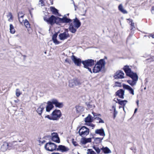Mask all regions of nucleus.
<instances>
[{
	"instance_id": "nucleus-1",
	"label": "nucleus",
	"mask_w": 154,
	"mask_h": 154,
	"mask_svg": "<svg viewBox=\"0 0 154 154\" xmlns=\"http://www.w3.org/2000/svg\"><path fill=\"white\" fill-rule=\"evenodd\" d=\"M44 20L48 23L50 24L51 25H53L54 23L59 25H61V23H70L72 21V20L68 18L65 15L62 18L52 15L49 18H47L46 17H44Z\"/></svg>"
},
{
	"instance_id": "nucleus-2",
	"label": "nucleus",
	"mask_w": 154,
	"mask_h": 154,
	"mask_svg": "<svg viewBox=\"0 0 154 154\" xmlns=\"http://www.w3.org/2000/svg\"><path fill=\"white\" fill-rule=\"evenodd\" d=\"M81 25V23L79 20L75 17L73 20V23H70L69 26V30L72 33H74L76 31L77 29L80 27Z\"/></svg>"
},
{
	"instance_id": "nucleus-3",
	"label": "nucleus",
	"mask_w": 154,
	"mask_h": 154,
	"mask_svg": "<svg viewBox=\"0 0 154 154\" xmlns=\"http://www.w3.org/2000/svg\"><path fill=\"white\" fill-rule=\"evenodd\" d=\"M82 63L85 68L88 69V70L92 73L90 67H91L94 65V61L92 59H88L82 61Z\"/></svg>"
},
{
	"instance_id": "nucleus-4",
	"label": "nucleus",
	"mask_w": 154,
	"mask_h": 154,
	"mask_svg": "<svg viewBox=\"0 0 154 154\" xmlns=\"http://www.w3.org/2000/svg\"><path fill=\"white\" fill-rule=\"evenodd\" d=\"M57 145L54 143L49 142L47 143L45 145V148L47 150L53 151L56 150Z\"/></svg>"
},
{
	"instance_id": "nucleus-5",
	"label": "nucleus",
	"mask_w": 154,
	"mask_h": 154,
	"mask_svg": "<svg viewBox=\"0 0 154 154\" xmlns=\"http://www.w3.org/2000/svg\"><path fill=\"white\" fill-rule=\"evenodd\" d=\"M51 115L54 120H58L60 118L62 114L60 110L55 109L52 112Z\"/></svg>"
},
{
	"instance_id": "nucleus-6",
	"label": "nucleus",
	"mask_w": 154,
	"mask_h": 154,
	"mask_svg": "<svg viewBox=\"0 0 154 154\" xmlns=\"http://www.w3.org/2000/svg\"><path fill=\"white\" fill-rule=\"evenodd\" d=\"M67 29H66L65 31L62 33H60L59 35V38L61 40H64L69 37Z\"/></svg>"
},
{
	"instance_id": "nucleus-7",
	"label": "nucleus",
	"mask_w": 154,
	"mask_h": 154,
	"mask_svg": "<svg viewBox=\"0 0 154 154\" xmlns=\"http://www.w3.org/2000/svg\"><path fill=\"white\" fill-rule=\"evenodd\" d=\"M81 84L78 80L73 79L69 81V85L70 87L73 88L77 85H81Z\"/></svg>"
},
{
	"instance_id": "nucleus-8",
	"label": "nucleus",
	"mask_w": 154,
	"mask_h": 154,
	"mask_svg": "<svg viewBox=\"0 0 154 154\" xmlns=\"http://www.w3.org/2000/svg\"><path fill=\"white\" fill-rule=\"evenodd\" d=\"M71 59L73 61L75 65L77 66H80L82 61L81 59L78 58L76 57L74 55H72L71 57Z\"/></svg>"
},
{
	"instance_id": "nucleus-9",
	"label": "nucleus",
	"mask_w": 154,
	"mask_h": 154,
	"mask_svg": "<svg viewBox=\"0 0 154 154\" xmlns=\"http://www.w3.org/2000/svg\"><path fill=\"white\" fill-rule=\"evenodd\" d=\"M124 75L122 71L118 70L115 73L113 77L115 79H122L124 78Z\"/></svg>"
},
{
	"instance_id": "nucleus-10",
	"label": "nucleus",
	"mask_w": 154,
	"mask_h": 154,
	"mask_svg": "<svg viewBox=\"0 0 154 154\" xmlns=\"http://www.w3.org/2000/svg\"><path fill=\"white\" fill-rule=\"evenodd\" d=\"M51 140L57 143H59L60 142V138L57 133H53L52 134Z\"/></svg>"
},
{
	"instance_id": "nucleus-11",
	"label": "nucleus",
	"mask_w": 154,
	"mask_h": 154,
	"mask_svg": "<svg viewBox=\"0 0 154 154\" xmlns=\"http://www.w3.org/2000/svg\"><path fill=\"white\" fill-rule=\"evenodd\" d=\"M124 94L125 91L122 89L118 90L115 93L116 96H118L119 98L122 99L124 98Z\"/></svg>"
},
{
	"instance_id": "nucleus-12",
	"label": "nucleus",
	"mask_w": 154,
	"mask_h": 154,
	"mask_svg": "<svg viewBox=\"0 0 154 154\" xmlns=\"http://www.w3.org/2000/svg\"><path fill=\"white\" fill-rule=\"evenodd\" d=\"M52 103L55 106L57 107L61 108L63 106V103L59 102L56 99H52Z\"/></svg>"
},
{
	"instance_id": "nucleus-13",
	"label": "nucleus",
	"mask_w": 154,
	"mask_h": 154,
	"mask_svg": "<svg viewBox=\"0 0 154 154\" xmlns=\"http://www.w3.org/2000/svg\"><path fill=\"white\" fill-rule=\"evenodd\" d=\"M69 149L64 146L60 145L58 146V147L57 148L56 150L61 151L62 152H66L68 151Z\"/></svg>"
},
{
	"instance_id": "nucleus-14",
	"label": "nucleus",
	"mask_w": 154,
	"mask_h": 154,
	"mask_svg": "<svg viewBox=\"0 0 154 154\" xmlns=\"http://www.w3.org/2000/svg\"><path fill=\"white\" fill-rule=\"evenodd\" d=\"M47 105L46 107V111L48 112H49L54 107V104L52 103V101H49L47 102Z\"/></svg>"
},
{
	"instance_id": "nucleus-15",
	"label": "nucleus",
	"mask_w": 154,
	"mask_h": 154,
	"mask_svg": "<svg viewBox=\"0 0 154 154\" xmlns=\"http://www.w3.org/2000/svg\"><path fill=\"white\" fill-rule=\"evenodd\" d=\"M102 66H100L97 63L95 65L93 69V72L97 73L100 72L102 68Z\"/></svg>"
},
{
	"instance_id": "nucleus-16",
	"label": "nucleus",
	"mask_w": 154,
	"mask_h": 154,
	"mask_svg": "<svg viewBox=\"0 0 154 154\" xmlns=\"http://www.w3.org/2000/svg\"><path fill=\"white\" fill-rule=\"evenodd\" d=\"M116 100H117V101H116V103H118L121 106H122L123 109L124 111H125V107L127 103L128 102V101L126 100H122L121 99H119L118 98Z\"/></svg>"
},
{
	"instance_id": "nucleus-17",
	"label": "nucleus",
	"mask_w": 154,
	"mask_h": 154,
	"mask_svg": "<svg viewBox=\"0 0 154 154\" xmlns=\"http://www.w3.org/2000/svg\"><path fill=\"white\" fill-rule=\"evenodd\" d=\"M128 76L131 78L132 80L137 82L138 80V76L137 74L135 72H132Z\"/></svg>"
},
{
	"instance_id": "nucleus-18",
	"label": "nucleus",
	"mask_w": 154,
	"mask_h": 154,
	"mask_svg": "<svg viewBox=\"0 0 154 154\" xmlns=\"http://www.w3.org/2000/svg\"><path fill=\"white\" fill-rule=\"evenodd\" d=\"M123 69L127 76L132 72L131 69L129 67V66L127 65L123 67Z\"/></svg>"
},
{
	"instance_id": "nucleus-19",
	"label": "nucleus",
	"mask_w": 154,
	"mask_h": 154,
	"mask_svg": "<svg viewBox=\"0 0 154 154\" xmlns=\"http://www.w3.org/2000/svg\"><path fill=\"white\" fill-rule=\"evenodd\" d=\"M95 133V134H99L101 136H104L105 135L104 131L102 128L100 129L96 130Z\"/></svg>"
},
{
	"instance_id": "nucleus-20",
	"label": "nucleus",
	"mask_w": 154,
	"mask_h": 154,
	"mask_svg": "<svg viewBox=\"0 0 154 154\" xmlns=\"http://www.w3.org/2000/svg\"><path fill=\"white\" fill-rule=\"evenodd\" d=\"M58 33L59 32H55L52 36V40L54 43L55 45L58 44L60 43V42L59 41H58L57 39V38L58 35Z\"/></svg>"
},
{
	"instance_id": "nucleus-21",
	"label": "nucleus",
	"mask_w": 154,
	"mask_h": 154,
	"mask_svg": "<svg viewBox=\"0 0 154 154\" xmlns=\"http://www.w3.org/2000/svg\"><path fill=\"white\" fill-rule=\"evenodd\" d=\"M10 135L14 137L13 138L19 140V138L20 137V133L18 131H14L11 132Z\"/></svg>"
},
{
	"instance_id": "nucleus-22",
	"label": "nucleus",
	"mask_w": 154,
	"mask_h": 154,
	"mask_svg": "<svg viewBox=\"0 0 154 154\" xmlns=\"http://www.w3.org/2000/svg\"><path fill=\"white\" fill-rule=\"evenodd\" d=\"M91 138H83L81 139V142L83 144H85L91 142Z\"/></svg>"
},
{
	"instance_id": "nucleus-23",
	"label": "nucleus",
	"mask_w": 154,
	"mask_h": 154,
	"mask_svg": "<svg viewBox=\"0 0 154 154\" xmlns=\"http://www.w3.org/2000/svg\"><path fill=\"white\" fill-rule=\"evenodd\" d=\"M85 128H86V130L85 131H81L80 136L81 137L86 136L89 134V129L87 127Z\"/></svg>"
},
{
	"instance_id": "nucleus-24",
	"label": "nucleus",
	"mask_w": 154,
	"mask_h": 154,
	"mask_svg": "<svg viewBox=\"0 0 154 154\" xmlns=\"http://www.w3.org/2000/svg\"><path fill=\"white\" fill-rule=\"evenodd\" d=\"M8 143L5 142L1 146V150L3 152L6 151L8 148Z\"/></svg>"
},
{
	"instance_id": "nucleus-25",
	"label": "nucleus",
	"mask_w": 154,
	"mask_h": 154,
	"mask_svg": "<svg viewBox=\"0 0 154 154\" xmlns=\"http://www.w3.org/2000/svg\"><path fill=\"white\" fill-rule=\"evenodd\" d=\"M93 117L89 114L87 117L85 118V122L86 123H91L93 121Z\"/></svg>"
},
{
	"instance_id": "nucleus-26",
	"label": "nucleus",
	"mask_w": 154,
	"mask_h": 154,
	"mask_svg": "<svg viewBox=\"0 0 154 154\" xmlns=\"http://www.w3.org/2000/svg\"><path fill=\"white\" fill-rule=\"evenodd\" d=\"M92 138L94 139V143L96 144H98L101 142L102 140L103 139V138L94 137H93Z\"/></svg>"
},
{
	"instance_id": "nucleus-27",
	"label": "nucleus",
	"mask_w": 154,
	"mask_h": 154,
	"mask_svg": "<svg viewBox=\"0 0 154 154\" xmlns=\"http://www.w3.org/2000/svg\"><path fill=\"white\" fill-rule=\"evenodd\" d=\"M101 149L105 154H108L111 152L110 150L107 147H103Z\"/></svg>"
},
{
	"instance_id": "nucleus-28",
	"label": "nucleus",
	"mask_w": 154,
	"mask_h": 154,
	"mask_svg": "<svg viewBox=\"0 0 154 154\" xmlns=\"http://www.w3.org/2000/svg\"><path fill=\"white\" fill-rule=\"evenodd\" d=\"M97 63L102 67H104L105 64V61L104 59H101L99 61H97Z\"/></svg>"
},
{
	"instance_id": "nucleus-29",
	"label": "nucleus",
	"mask_w": 154,
	"mask_h": 154,
	"mask_svg": "<svg viewBox=\"0 0 154 154\" xmlns=\"http://www.w3.org/2000/svg\"><path fill=\"white\" fill-rule=\"evenodd\" d=\"M50 10L52 14L55 15H57V14H58V10L54 7H50Z\"/></svg>"
},
{
	"instance_id": "nucleus-30",
	"label": "nucleus",
	"mask_w": 154,
	"mask_h": 154,
	"mask_svg": "<svg viewBox=\"0 0 154 154\" xmlns=\"http://www.w3.org/2000/svg\"><path fill=\"white\" fill-rule=\"evenodd\" d=\"M119 10L122 12L124 14H127V11L125 10L123 7L122 4H120L118 6Z\"/></svg>"
},
{
	"instance_id": "nucleus-31",
	"label": "nucleus",
	"mask_w": 154,
	"mask_h": 154,
	"mask_svg": "<svg viewBox=\"0 0 154 154\" xmlns=\"http://www.w3.org/2000/svg\"><path fill=\"white\" fill-rule=\"evenodd\" d=\"M42 104L36 110L37 112L39 115H41L43 110L44 109V108L42 106Z\"/></svg>"
},
{
	"instance_id": "nucleus-32",
	"label": "nucleus",
	"mask_w": 154,
	"mask_h": 154,
	"mask_svg": "<svg viewBox=\"0 0 154 154\" xmlns=\"http://www.w3.org/2000/svg\"><path fill=\"white\" fill-rule=\"evenodd\" d=\"M127 82L129 84L132 86L135 85L137 83V81L133 80H128L127 81Z\"/></svg>"
},
{
	"instance_id": "nucleus-33",
	"label": "nucleus",
	"mask_w": 154,
	"mask_h": 154,
	"mask_svg": "<svg viewBox=\"0 0 154 154\" xmlns=\"http://www.w3.org/2000/svg\"><path fill=\"white\" fill-rule=\"evenodd\" d=\"M76 113H79L83 111V107L82 106H75Z\"/></svg>"
},
{
	"instance_id": "nucleus-34",
	"label": "nucleus",
	"mask_w": 154,
	"mask_h": 154,
	"mask_svg": "<svg viewBox=\"0 0 154 154\" xmlns=\"http://www.w3.org/2000/svg\"><path fill=\"white\" fill-rule=\"evenodd\" d=\"M10 32L11 33L14 34L15 32V29L12 24H10Z\"/></svg>"
},
{
	"instance_id": "nucleus-35",
	"label": "nucleus",
	"mask_w": 154,
	"mask_h": 154,
	"mask_svg": "<svg viewBox=\"0 0 154 154\" xmlns=\"http://www.w3.org/2000/svg\"><path fill=\"white\" fill-rule=\"evenodd\" d=\"M93 147L97 153H99L100 152L101 150L97 146H94Z\"/></svg>"
},
{
	"instance_id": "nucleus-36",
	"label": "nucleus",
	"mask_w": 154,
	"mask_h": 154,
	"mask_svg": "<svg viewBox=\"0 0 154 154\" xmlns=\"http://www.w3.org/2000/svg\"><path fill=\"white\" fill-rule=\"evenodd\" d=\"M122 86L124 88L128 90H130V88H131V87L130 86L124 84H123Z\"/></svg>"
},
{
	"instance_id": "nucleus-37",
	"label": "nucleus",
	"mask_w": 154,
	"mask_h": 154,
	"mask_svg": "<svg viewBox=\"0 0 154 154\" xmlns=\"http://www.w3.org/2000/svg\"><path fill=\"white\" fill-rule=\"evenodd\" d=\"M122 86L124 88L128 90H130V88H131V87L130 86L124 84H123Z\"/></svg>"
},
{
	"instance_id": "nucleus-38",
	"label": "nucleus",
	"mask_w": 154,
	"mask_h": 154,
	"mask_svg": "<svg viewBox=\"0 0 154 154\" xmlns=\"http://www.w3.org/2000/svg\"><path fill=\"white\" fill-rule=\"evenodd\" d=\"M86 104L89 109L93 108L95 106L92 104H91L89 103L86 102Z\"/></svg>"
},
{
	"instance_id": "nucleus-39",
	"label": "nucleus",
	"mask_w": 154,
	"mask_h": 154,
	"mask_svg": "<svg viewBox=\"0 0 154 154\" xmlns=\"http://www.w3.org/2000/svg\"><path fill=\"white\" fill-rule=\"evenodd\" d=\"M24 24L26 28L29 27H30L29 23L27 19H26L24 20Z\"/></svg>"
},
{
	"instance_id": "nucleus-40",
	"label": "nucleus",
	"mask_w": 154,
	"mask_h": 154,
	"mask_svg": "<svg viewBox=\"0 0 154 154\" xmlns=\"http://www.w3.org/2000/svg\"><path fill=\"white\" fill-rule=\"evenodd\" d=\"M87 151V153L88 154H96L95 152L92 150V149H88Z\"/></svg>"
},
{
	"instance_id": "nucleus-41",
	"label": "nucleus",
	"mask_w": 154,
	"mask_h": 154,
	"mask_svg": "<svg viewBox=\"0 0 154 154\" xmlns=\"http://www.w3.org/2000/svg\"><path fill=\"white\" fill-rule=\"evenodd\" d=\"M20 90L19 89H17L16 90V95L17 97H19L20 95Z\"/></svg>"
},
{
	"instance_id": "nucleus-42",
	"label": "nucleus",
	"mask_w": 154,
	"mask_h": 154,
	"mask_svg": "<svg viewBox=\"0 0 154 154\" xmlns=\"http://www.w3.org/2000/svg\"><path fill=\"white\" fill-rule=\"evenodd\" d=\"M118 111L116 110V109H115V110L114 111V113H113V118L114 119H115V118L116 117V116L118 114Z\"/></svg>"
},
{
	"instance_id": "nucleus-43",
	"label": "nucleus",
	"mask_w": 154,
	"mask_h": 154,
	"mask_svg": "<svg viewBox=\"0 0 154 154\" xmlns=\"http://www.w3.org/2000/svg\"><path fill=\"white\" fill-rule=\"evenodd\" d=\"M83 11H81V15L82 16H85V14L86 12V10H84V8H82Z\"/></svg>"
},
{
	"instance_id": "nucleus-44",
	"label": "nucleus",
	"mask_w": 154,
	"mask_h": 154,
	"mask_svg": "<svg viewBox=\"0 0 154 154\" xmlns=\"http://www.w3.org/2000/svg\"><path fill=\"white\" fill-rule=\"evenodd\" d=\"M115 84L116 85L115 86L119 87H122V85H121V83L119 82H116L115 83Z\"/></svg>"
},
{
	"instance_id": "nucleus-45",
	"label": "nucleus",
	"mask_w": 154,
	"mask_h": 154,
	"mask_svg": "<svg viewBox=\"0 0 154 154\" xmlns=\"http://www.w3.org/2000/svg\"><path fill=\"white\" fill-rule=\"evenodd\" d=\"M86 128V127L85 126H83L81 127V128L79 129L78 133H79V135L80 136L81 134V131L82 130H83V128Z\"/></svg>"
},
{
	"instance_id": "nucleus-46",
	"label": "nucleus",
	"mask_w": 154,
	"mask_h": 154,
	"mask_svg": "<svg viewBox=\"0 0 154 154\" xmlns=\"http://www.w3.org/2000/svg\"><path fill=\"white\" fill-rule=\"evenodd\" d=\"M45 118H48L50 120H54L53 118L52 117V116L51 117L49 115H48L45 116Z\"/></svg>"
},
{
	"instance_id": "nucleus-47",
	"label": "nucleus",
	"mask_w": 154,
	"mask_h": 154,
	"mask_svg": "<svg viewBox=\"0 0 154 154\" xmlns=\"http://www.w3.org/2000/svg\"><path fill=\"white\" fill-rule=\"evenodd\" d=\"M130 22H131V26L133 27H131V30H132L133 29V27L134 28H135V27L134 26V23L132 22V20H130Z\"/></svg>"
},
{
	"instance_id": "nucleus-48",
	"label": "nucleus",
	"mask_w": 154,
	"mask_h": 154,
	"mask_svg": "<svg viewBox=\"0 0 154 154\" xmlns=\"http://www.w3.org/2000/svg\"><path fill=\"white\" fill-rule=\"evenodd\" d=\"M130 92V93L133 95H134V90L131 87V88H130V90H128Z\"/></svg>"
},
{
	"instance_id": "nucleus-49",
	"label": "nucleus",
	"mask_w": 154,
	"mask_h": 154,
	"mask_svg": "<svg viewBox=\"0 0 154 154\" xmlns=\"http://www.w3.org/2000/svg\"><path fill=\"white\" fill-rule=\"evenodd\" d=\"M151 12L152 14H154V5L152 6L151 9Z\"/></svg>"
},
{
	"instance_id": "nucleus-50",
	"label": "nucleus",
	"mask_w": 154,
	"mask_h": 154,
	"mask_svg": "<svg viewBox=\"0 0 154 154\" xmlns=\"http://www.w3.org/2000/svg\"><path fill=\"white\" fill-rule=\"evenodd\" d=\"M18 20H19L20 22L21 23H22L23 22V19L22 18L20 19V16H19V17H18Z\"/></svg>"
},
{
	"instance_id": "nucleus-51",
	"label": "nucleus",
	"mask_w": 154,
	"mask_h": 154,
	"mask_svg": "<svg viewBox=\"0 0 154 154\" xmlns=\"http://www.w3.org/2000/svg\"><path fill=\"white\" fill-rule=\"evenodd\" d=\"M98 122L99 123H104V122L103 120L102 119H101L100 118L99 119V122Z\"/></svg>"
},
{
	"instance_id": "nucleus-52",
	"label": "nucleus",
	"mask_w": 154,
	"mask_h": 154,
	"mask_svg": "<svg viewBox=\"0 0 154 154\" xmlns=\"http://www.w3.org/2000/svg\"><path fill=\"white\" fill-rule=\"evenodd\" d=\"M8 148H9V147H11L12 146V143H8Z\"/></svg>"
},
{
	"instance_id": "nucleus-53",
	"label": "nucleus",
	"mask_w": 154,
	"mask_h": 154,
	"mask_svg": "<svg viewBox=\"0 0 154 154\" xmlns=\"http://www.w3.org/2000/svg\"><path fill=\"white\" fill-rule=\"evenodd\" d=\"M9 14L10 15V18L8 20L9 21L10 19H12L13 18L11 12H9Z\"/></svg>"
},
{
	"instance_id": "nucleus-54",
	"label": "nucleus",
	"mask_w": 154,
	"mask_h": 154,
	"mask_svg": "<svg viewBox=\"0 0 154 154\" xmlns=\"http://www.w3.org/2000/svg\"><path fill=\"white\" fill-rule=\"evenodd\" d=\"M71 61L69 60L68 59H66L65 60V62L67 63H68L70 64V62Z\"/></svg>"
},
{
	"instance_id": "nucleus-55",
	"label": "nucleus",
	"mask_w": 154,
	"mask_h": 154,
	"mask_svg": "<svg viewBox=\"0 0 154 154\" xmlns=\"http://www.w3.org/2000/svg\"><path fill=\"white\" fill-rule=\"evenodd\" d=\"M92 114H93L94 118L95 117L97 116V113H95V112H92Z\"/></svg>"
},
{
	"instance_id": "nucleus-56",
	"label": "nucleus",
	"mask_w": 154,
	"mask_h": 154,
	"mask_svg": "<svg viewBox=\"0 0 154 154\" xmlns=\"http://www.w3.org/2000/svg\"><path fill=\"white\" fill-rule=\"evenodd\" d=\"M72 143H73V145L75 146H76L77 145H78L76 141H73Z\"/></svg>"
},
{
	"instance_id": "nucleus-57",
	"label": "nucleus",
	"mask_w": 154,
	"mask_h": 154,
	"mask_svg": "<svg viewBox=\"0 0 154 154\" xmlns=\"http://www.w3.org/2000/svg\"><path fill=\"white\" fill-rule=\"evenodd\" d=\"M21 14H23L22 11L19 12L18 13V17H19V16H20L19 15H21Z\"/></svg>"
},
{
	"instance_id": "nucleus-58",
	"label": "nucleus",
	"mask_w": 154,
	"mask_h": 154,
	"mask_svg": "<svg viewBox=\"0 0 154 154\" xmlns=\"http://www.w3.org/2000/svg\"><path fill=\"white\" fill-rule=\"evenodd\" d=\"M90 126L91 127H92V129H93V128L95 126V125L93 124L92 123H91V124H90Z\"/></svg>"
},
{
	"instance_id": "nucleus-59",
	"label": "nucleus",
	"mask_w": 154,
	"mask_h": 154,
	"mask_svg": "<svg viewBox=\"0 0 154 154\" xmlns=\"http://www.w3.org/2000/svg\"><path fill=\"white\" fill-rule=\"evenodd\" d=\"M100 119V118H99V117H98V116L94 118V119L98 120H99Z\"/></svg>"
},
{
	"instance_id": "nucleus-60",
	"label": "nucleus",
	"mask_w": 154,
	"mask_h": 154,
	"mask_svg": "<svg viewBox=\"0 0 154 154\" xmlns=\"http://www.w3.org/2000/svg\"><path fill=\"white\" fill-rule=\"evenodd\" d=\"M130 149H131L133 151V152H135V149H134L133 147L131 148H130Z\"/></svg>"
},
{
	"instance_id": "nucleus-61",
	"label": "nucleus",
	"mask_w": 154,
	"mask_h": 154,
	"mask_svg": "<svg viewBox=\"0 0 154 154\" xmlns=\"http://www.w3.org/2000/svg\"><path fill=\"white\" fill-rule=\"evenodd\" d=\"M90 124H91L90 123H86L85 124V125H88V126H90Z\"/></svg>"
},
{
	"instance_id": "nucleus-62",
	"label": "nucleus",
	"mask_w": 154,
	"mask_h": 154,
	"mask_svg": "<svg viewBox=\"0 0 154 154\" xmlns=\"http://www.w3.org/2000/svg\"><path fill=\"white\" fill-rule=\"evenodd\" d=\"M39 2H41V4H42V5H44V2L42 1V0Z\"/></svg>"
},
{
	"instance_id": "nucleus-63",
	"label": "nucleus",
	"mask_w": 154,
	"mask_h": 154,
	"mask_svg": "<svg viewBox=\"0 0 154 154\" xmlns=\"http://www.w3.org/2000/svg\"><path fill=\"white\" fill-rule=\"evenodd\" d=\"M151 60L152 61H154V57H152V58H151Z\"/></svg>"
},
{
	"instance_id": "nucleus-64",
	"label": "nucleus",
	"mask_w": 154,
	"mask_h": 154,
	"mask_svg": "<svg viewBox=\"0 0 154 154\" xmlns=\"http://www.w3.org/2000/svg\"><path fill=\"white\" fill-rule=\"evenodd\" d=\"M51 154H60L58 152H56V153L53 152V153H51Z\"/></svg>"
}]
</instances>
